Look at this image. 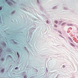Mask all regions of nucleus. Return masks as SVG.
<instances>
[{"instance_id": "obj_5", "label": "nucleus", "mask_w": 78, "mask_h": 78, "mask_svg": "<svg viewBox=\"0 0 78 78\" xmlns=\"http://www.w3.org/2000/svg\"><path fill=\"white\" fill-rule=\"evenodd\" d=\"M17 55H18L19 58L20 55H19V53H18V52L17 53Z\"/></svg>"}, {"instance_id": "obj_12", "label": "nucleus", "mask_w": 78, "mask_h": 78, "mask_svg": "<svg viewBox=\"0 0 78 78\" xmlns=\"http://www.w3.org/2000/svg\"><path fill=\"white\" fill-rule=\"evenodd\" d=\"M63 68L65 67V66H63Z\"/></svg>"}, {"instance_id": "obj_8", "label": "nucleus", "mask_w": 78, "mask_h": 78, "mask_svg": "<svg viewBox=\"0 0 78 78\" xmlns=\"http://www.w3.org/2000/svg\"><path fill=\"white\" fill-rule=\"evenodd\" d=\"M54 26H55V27H58V26H56V25H55Z\"/></svg>"}, {"instance_id": "obj_1", "label": "nucleus", "mask_w": 78, "mask_h": 78, "mask_svg": "<svg viewBox=\"0 0 78 78\" xmlns=\"http://www.w3.org/2000/svg\"><path fill=\"white\" fill-rule=\"evenodd\" d=\"M66 23H64L62 24V25H66Z\"/></svg>"}, {"instance_id": "obj_10", "label": "nucleus", "mask_w": 78, "mask_h": 78, "mask_svg": "<svg viewBox=\"0 0 78 78\" xmlns=\"http://www.w3.org/2000/svg\"><path fill=\"white\" fill-rule=\"evenodd\" d=\"M2 8L1 7H0V10H2Z\"/></svg>"}, {"instance_id": "obj_6", "label": "nucleus", "mask_w": 78, "mask_h": 78, "mask_svg": "<svg viewBox=\"0 0 78 78\" xmlns=\"http://www.w3.org/2000/svg\"><path fill=\"white\" fill-rule=\"evenodd\" d=\"M11 3V2H7V3H8V5H10V3Z\"/></svg>"}, {"instance_id": "obj_9", "label": "nucleus", "mask_w": 78, "mask_h": 78, "mask_svg": "<svg viewBox=\"0 0 78 78\" xmlns=\"http://www.w3.org/2000/svg\"><path fill=\"white\" fill-rule=\"evenodd\" d=\"M27 78V76H24V78Z\"/></svg>"}, {"instance_id": "obj_4", "label": "nucleus", "mask_w": 78, "mask_h": 78, "mask_svg": "<svg viewBox=\"0 0 78 78\" xmlns=\"http://www.w3.org/2000/svg\"><path fill=\"white\" fill-rule=\"evenodd\" d=\"M2 49L0 48V53H1V52H2Z\"/></svg>"}, {"instance_id": "obj_3", "label": "nucleus", "mask_w": 78, "mask_h": 78, "mask_svg": "<svg viewBox=\"0 0 78 78\" xmlns=\"http://www.w3.org/2000/svg\"><path fill=\"white\" fill-rule=\"evenodd\" d=\"M55 23H58V22L57 21H55Z\"/></svg>"}, {"instance_id": "obj_2", "label": "nucleus", "mask_w": 78, "mask_h": 78, "mask_svg": "<svg viewBox=\"0 0 78 78\" xmlns=\"http://www.w3.org/2000/svg\"><path fill=\"white\" fill-rule=\"evenodd\" d=\"M70 44L71 45H72V46H75L74 45H73V44L71 43H70Z\"/></svg>"}, {"instance_id": "obj_13", "label": "nucleus", "mask_w": 78, "mask_h": 78, "mask_svg": "<svg viewBox=\"0 0 78 78\" xmlns=\"http://www.w3.org/2000/svg\"><path fill=\"white\" fill-rule=\"evenodd\" d=\"M6 2H7L8 0H5Z\"/></svg>"}, {"instance_id": "obj_7", "label": "nucleus", "mask_w": 78, "mask_h": 78, "mask_svg": "<svg viewBox=\"0 0 78 78\" xmlns=\"http://www.w3.org/2000/svg\"><path fill=\"white\" fill-rule=\"evenodd\" d=\"M2 72H4V69H2L1 70Z\"/></svg>"}, {"instance_id": "obj_11", "label": "nucleus", "mask_w": 78, "mask_h": 78, "mask_svg": "<svg viewBox=\"0 0 78 78\" xmlns=\"http://www.w3.org/2000/svg\"><path fill=\"white\" fill-rule=\"evenodd\" d=\"M18 69V67H16L15 68V69Z\"/></svg>"}]
</instances>
